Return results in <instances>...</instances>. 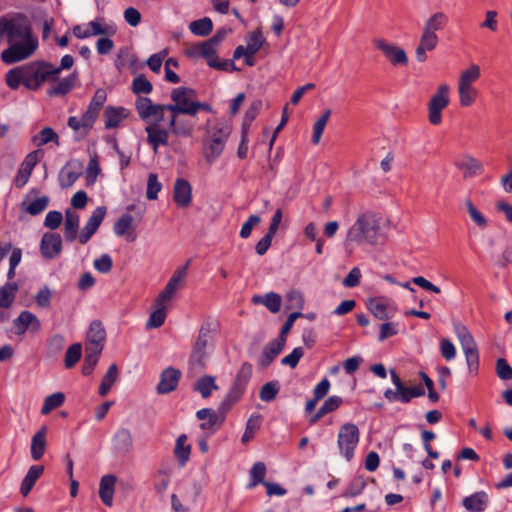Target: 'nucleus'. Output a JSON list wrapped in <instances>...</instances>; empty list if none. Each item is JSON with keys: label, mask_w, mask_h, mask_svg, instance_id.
Instances as JSON below:
<instances>
[{"label": "nucleus", "mask_w": 512, "mask_h": 512, "mask_svg": "<svg viewBox=\"0 0 512 512\" xmlns=\"http://www.w3.org/2000/svg\"><path fill=\"white\" fill-rule=\"evenodd\" d=\"M456 166L463 171L464 177H473L479 175L483 171V165L476 158L465 155L460 161L456 163Z\"/></svg>", "instance_id": "2f4dec72"}, {"label": "nucleus", "mask_w": 512, "mask_h": 512, "mask_svg": "<svg viewBox=\"0 0 512 512\" xmlns=\"http://www.w3.org/2000/svg\"><path fill=\"white\" fill-rule=\"evenodd\" d=\"M360 431L356 424L345 423L338 431L337 445L340 454L350 462L354 458L355 450L359 444Z\"/></svg>", "instance_id": "0eeeda50"}, {"label": "nucleus", "mask_w": 512, "mask_h": 512, "mask_svg": "<svg viewBox=\"0 0 512 512\" xmlns=\"http://www.w3.org/2000/svg\"><path fill=\"white\" fill-rule=\"evenodd\" d=\"M252 371L253 368L250 363L242 364L228 393L219 404L220 413H227L242 398L251 379Z\"/></svg>", "instance_id": "20e7f679"}, {"label": "nucleus", "mask_w": 512, "mask_h": 512, "mask_svg": "<svg viewBox=\"0 0 512 512\" xmlns=\"http://www.w3.org/2000/svg\"><path fill=\"white\" fill-rule=\"evenodd\" d=\"M226 414L227 413H220L219 410L218 412L214 411L205 422L200 424V428L202 430H214L215 426L220 427L225 421Z\"/></svg>", "instance_id": "0e129e2a"}, {"label": "nucleus", "mask_w": 512, "mask_h": 512, "mask_svg": "<svg viewBox=\"0 0 512 512\" xmlns=\"http://www.w3.org/2000/svg\"><path fill=\"white\" fill-rule=\"evenodd\" d=\"M114 233L119 237H125L127 241L133 242L136 234L133 228V217L129 213L122 214L113 227Z\"/></svg>", "instance_id": "aec40b11"}, {"label": "nucleus", "mask_w": 512, "mask_h": 512, "mask_svg": "<svg viewBox=\"0 0 512 512\" xmlns=\"http://www.w3.org/2000/svg\"><path fill=\"white\" fill-rule=\"evenodd\" d=\"M180 378V370L173 367L164 369L160 374V381L156 387L157 393L160 395H165L176 390Z\"/></svg>", "instance_id": "4468645a"}, {"label": "nucleus", "mask_w": 512, "mask_h": 512, "mask_svg": "<svg viewBox=\"0 0 512 512\" xmlns=\"http://www.w3.org/2000/svg\"><path fill=\"white\" fill-rule=\"evenodd\" d=\"M153 86L150 81L144 76L139 75L134 78L132 82V91L135 94H149L151 93Z\"/></svg>", "instance_id": "e2e57ef3"}, {"label": "nucleus", "mask_w": 512, "mask_h": 512, "mask_svg": "<svg viewBox=\"0 0 512 512\" xmlns=\"http://www.w3.org/2000/svg\"><path fill=\"white\" fill-rule=\"evenodd\" d=\"M374 46L380 50L392 65H407L408 57L405 50L395 44L387 42L385 39L376 38L373 40Z\"/></svg>", "instance_id": "9b49d317"}, {"label": "nucleus", "mask_w": 512, "mask_h": 512, "mask_svg": "<svg viewBox=\"0 0 512 512\" xmlns=\"http://www.w3.org/2000/svg\"><path fill=\"white\" fill-rule=\"evenodd\" d=\"M466 210L471 218V220L481 229H485L488 227V220L481 213V211L473 204L470 199H466L465 202Z\"/></svg>", "instance_id": "de8ad7c7"}, {"label": "nucleus", "mask_w": 512, "mask_h": 512, "mask_svg": "<svg viewBox=\"0 0 512 512\" xmlns=\"http://www.w3.org/2000/svg\"><path fill=\"white\" fill-rule=\"evenodd\" d=\"M65 400V395L62 392H56L45 398L44 404L41 408L43 415L49 414L52 410L60 407Z\"/></svg>", "instance_id": "603ef678"}, {"label": "nucleus", "mask_w": 512, "mask_h": 512, "mask_svg": "<svg viewBox=\"0 0 512 512\" xmlns=\"http://www.w3.org/2000/svg\"><path fill=\"white\" fill-rule=\"evenodd\" d=\"M246 42H247L246 47L248 48V54L255 55L260 50L262 45L264 44L265 38L263 37L261 30L256 29L255 31H253L252 33H250L247 36Z\"/></svg>", "instance_id": "3c124183"}, {"label": "nucleus", "mask_w": 512, "mask_h": 512, "mask_svg": "<svg viewBox=\"0 0 512 512\" xmlns=\"http://www.w3.org/2000/svg\"><path fill=\"white\" fill-rule=\"evenodd\" d=\"M167 301H160V298H156L153 304V312L150 314L147 322V329L159 328L165 322L167 317Z\"/></svg>", "instance_id": "412c9836"}, {"label": "nucleus", "mask_w": 512, "mask_h": 512, "mask_svg": "<svg viewBox=\"0 0 512 512\" xmlns=\"http://www.w3.org/2000/svg\"><path fill=\"white\" fill-rule=\"evenodd\" d=\"M77 78L78 75L74 72L63 79L58 80L48 89L47 94L51 97L64 96L68 94L74 88Z\"/></svg>", "instance_id": "bb28decb"}, {"label": "nucleus", "mask_w": 512, "mask_h": 512, "mask_svg": "<svg viewBox=\"0 0 512 512\" xmlns=\"http://www.w3.org/2000/svg\"><path fill=\"white\" fill-rule=\"evenodd\" d=\"M450 87L447 84H440L428 102V120L432 125H439L442 122V111L450 103Z\"/></svg>", "instance_id": "6e6552de"}, {"label": "nucleus", "mask_w": 512, "mask_h": 512, "mask_svg": "<svg viewBox=\"0 0 512 512\" xmlns=\"http://www.w3.org/2000/svg\"><path fill=\"white\" fill-rule=\"evenodd\" d=\"M116 476L112 474L104 475L99 484V497L104 505L111 507L113 504V495L115 490Z\"/></svg>", "instance_id": "b1692460"}, {"label": "nucleus", "mask_w": 512, "mask_h": 512, "mask_svg": "<svg viewBox=\"0 0 512 512\" xmlns=\"http://www.w3.org/2000/svg\"><path fill=\"white\" fill-rule=\"evenodd\" d=\"M215 331L209 325L201 326L198 337L195 341V352H203L206 349H212Z\"/></svg>", "instance_id": "473e14b6"}, {"label": "nucleus", "mask_w": 512, "mask_h": 512, "mask_svg": "<svg viewBox=\"0 0 512 512\" xmlns=\"http://www.w3.org/2000/svg\"><path fill=\"white\" fill-rule=\"evenodd\" d=\"M39 151L30 152L23 162L21 163L18 172L15 177V186L17 188H23L32 174V171L39 161Z\"/></svg>", "instance_id": "2eb2a0df"}, {"label": "nucleus", "mask_w": 512, "mask_h": 512, "mask_svg": "<svg viewBox=\"0 0 512 512\" xmlns=\"http://www.w3.org/2000/svg\"><path fill=\"white\" fill-rule=\"evenodd\" d=\"M254 304L264 305L270 312L277 313L281 308L282 298L275 292H269L265 295H254L252 297Z\"/></svg>", "instance_id": "f704fd0d"}, {"label": "nucleus", "mask_w": 512, "mask_h": 512, "mask_svg": "<svg viewBox=\"0 0 512 512\" xmlns=\"http://www.w3.org/2000/svg\"><path fill=\"white\" fill-rule=\"evenodd\" d=\"M458 95L460 105L469 107L476 101L478 91L472 84L458 82Z\"/></svg>", "instance_id": "58836bf2"}, {"label": "nucleus", "mask_w": 512, "mask_h": 512, "mask_svg": "<svg viewBox=\"0 0 512 512\" xmlns=\"http://www.w3.org/2000/svg\"><path fill=\"white\" fill-rule=\"evenodd\" d=\"M46 449V427H42L32 437L31 441V457L37 461L42 458Z\"/></svg>", "instance_id": "e433bc0d"}, {"label": "nucleus", "mask_w": 512, "mask_h": 512, "mask_svg": "<svg viewBox=\"0 0 512 512\" xmlns=\"http://www.w3.org/2000/svg\"><path fill=\"white\" fill-rule=\"evenodd\" d=\"M49 142H53L57 146L60 145L59 136L51 127H44L38 134L32 137V143L37 147L46 145Z\"/></svg>", "instance_id": "ea45409f"}, {"label": "nucleus", "mask_w": 512, "mask_h": 512, "mask_svg": "<svg viewBox=\"0 0 512 512\" xmlns=\"http://www.w3.org/2000/svg\"><path fill=\"white\" fill-rule=\"evenodd\" d=\"M93 266L100 273H108L112 269L113 261L110 255L102 254L101 257L94 260Z\"/></svg>", "instance_id": "774afa93"}, {"label": "nucleus", "mask_w": 512, "mask_h": 512, "mask_svg": "<svg viewBox=\"0 0 512 512\" xmlns=\"http://www.w3.org/2000/svg\"><path fill=\"white\" fill-rule=\"evenodd\" d=\"M366 483L362 478H355L343 492L342 496L345 498H351L359 495L365 488Z\"/></svg>", "instance_id": "69168bd1"}, {"label": "nucleus", "mask_w": 512, "mask_h": 512, "mask_svg": "<svg viewBox=\"0 0 512 512\" xmlns=\"http://www.w3.org/2000/svg\"><path fill=\"white\" fill-rule=\"evenodd\" d=\"M39 66H41L43 71H48L49 74L45 75V82L46 81H55L57 80L59 74L63 69H70L74 64V59L71 55H65L62 57L60 66L55 67L49 62L45 61H38Z\"/></svg>", "instance_id": "393cba45"}, {"label": "nucleus", "mask_w": 512, "mask_h": 512, "mask_svg": "<svg viewBox=\"0 0 512 512\" xmlns=\"http://www.w3.org/2000/svg\"><path fill=\"white\" fill-rule=\"evenodd\" d=\"M147 142L152 146L154 152H157L160 145L167 146L169 131L161 127L160 123H151L146 126Z\"/></svg>", "instance_id": "a211bd4d"}, {"label": "nucleus", "mask_w": 512, "mask_h": 512, "mask_svg": "<svg viewBox=\"0 0 512 512\" xmlns=\"http://www.w3.org/2000/svg\"><path fill=\"white\" fill-rule=\"evenodd\" d=\"M192 199V187L185 179L178 178L174 183L173 200L180 207L190 205Z\"/></svg>", "instance_id": "6ab92c4d"}, {"label": "nucleus", "mask_w": 512, "mask_h": 512, "mask_svg": "<svg viewBox=\"0 0 512 512\" xmlns=\"http://www.w3.org/2000/svg\"><path fill=\"white\" fill-rule=\"evenodd\" d=\"M79 176L80 173L65 166L59 173V184L62 188H69L77 181Z\"/></svg>", "instance_id": "13d9d810"}, {"label": "nucleus", "mask_w": 512, "mask_h": 512, "mask_svg": "<svg viewBox=\"0 0 512 512\" xmlns=\"http://www.w3.org/2000/svg\"><path fill=\"white\" fill-rule=\"evenodd\" d=\"M127 116L126 110L122 107L114 108L108 106L105 109V127L108 129L117 127Z\"/></svg>", "instance_id": "79ce46f5"}, {"label": "nucleus", "mask_w": 512, "mask_h": 512, "mask_svg": "<svg viewBox=\"0 0 512 512\" xmlns=\"http://www.w3.org/2000/svg\"><path fill=\"white\" fill-rule=\"evenodd\" d=\"M48 71H43L38 61L26 65L15 67L6 74L7 85L16 90L22 83L30 90H37L45 82V75Z\"/></svg>", "instance_id": "7ed1b4c3"}, {"label": "nucleus", "mask_w": 512, "mask_h": 512, "mask_svg": "<svg viewBox=\"0 0 512 512\" xmlns=\"http://www.w3.org/2000/svg\"><path fill=\"white\" fill-rule=\"evenodd\" d=\"M331 116V110L326 109L323 114L317 119L313 126V136H312V142L313 144H318L321 140L323 131L325 129V126Z\"/></svg>", "instance_id": "5fc2aeb1"}, {"label": "nucleus", "mask_w": 512, "mask_h": 512, "mask_svg": "<svg viewBox=\"0 0 512 512\" xmlns=\"http://www.w3.org/2000/svg\"><path fill=\"white\" fill-rule=\"evenodd\" d=\"M79 229V215L71 210L65 212L64 237L66 241L73 242L77 238Z\"/></svg>", "instance_id": "72a5a7b5"}, {"label": "nucleus", "mask_w": 512, "mask_h": 512, "mask_svg": "<svg viewBox=\"0 0 512 512\" xmlns=\"http://www.w3.org/2000/svg\"><path fill=\"white\" fill-rule=\"evenodd\" d=\"M139 117L144 122L160 123L164 119L167 104H154L148 97H138L135 103Z\"/></svg>", "instance_id": "1a4fd4ad"}, {"label": "nucleus", "mask_w": 512, "mask_h": 512, "mask_svg": "<svg viewBox=\"0 0 512 512\" xmlns=\"http://www.w3.org/2000/svg\"><path fill=\"white\" fill-rule=\"evenodd\" d=\"M304 306V298L301 292L297 290H291L286 295L285 308L287 310H298L301 312Z\"/></svg>", "instance_id": "4d7b16f0"}, {"label": "nucleus", "mask_w": 512, "mask_h": 512, "mask_svg": "<svg viewBox=\"0 0 512 512\" xmlns=\"http://www.w3.org/2000/svg\"><path fill=\"white\" fill-rule=\"evenodd\" d=\"M368 309L378 319L384 320L391 317L386 304L380 298L369 300Z\"/></svg>", "instance_id": "8fccbe9b"}, {"label": "nucleus", "mask_w": 512, "mask_h": 512, "mask_svg": "<svg viewBox=\"0 0 512 512\" xmlns=\"http://www.w3.org/2000/svg\"><path fill=\"white\" fill-rule=\"evenodd\" d=\"M37 194H38L37 189H31L29 194L26 195L24 201L21 204L22 209L32 216L38 215L41 212H43L47 208L49 201H50L48 196H41V197L34 199L33 201L27 203L30 196L37 195Z\"/></svg>", "instance_id": "4be33fe9"}, {"label": "nucleus", "mask_w": 512, "mask_h": 512, "mask_svg": "<svg viewBox=\"0 0 512 512\" xmlns=\"http://www.w3.org/2000/svg\"><path fill=\"white\" fill-rule=\"evenodd\" d=\"M113 446L117 451L120 452H129L133 445L132 435L129 429L121 428L119 429L113 439Z\"/></svg>", "instance_id": "c9c22d12"}, {"label": "nucleus", "mask_w": 512, "mask_h": 512, "mask_svg": "<svg viewBox=\"0 0 512 512\" xmlns=\"http://www.w3.org/2000/svg\"><path fill=\"white\" fill-rule=\"evenodd\" d=\"M171 100L173 103L167 104L166 110L169 112H180L185 115L195 116L196 92L189 87H178L171 91Z\"/></svg>", "instance_id": "423d86ee"}, {"label": "nucleus", "mask_w": 512, "mask_h": 512, "mask_svg": "<svg viewBox=\"0 0 512 512\" xmlns=\"http://www.w3.org/2000/svg\"><path fill=\"white\" fill-rule=\"evenodd\" d=\"M118 378V368L116 364H111L108 368L106 374L103 376L102 381L99 386V394L101 396H106L110 391L111 387L114 385Z\"/></svg>", "instance_id": "c03bdc74"}, {"label": "nucleus", "mask_w": 512, "mask_h": 512, "mask_svg": "<svg viewBox=\"0 0 512 512\" xmlns=\"http://www.w3.org/2000/svg\"><path fill=\"white\" fill-rule=\"evenodd\" d=\"M44 472V466L43 465H33L29 468L27 474L25 475L24 479L22 480L21 487H20V493L26 497L32 488L34 487L36 481L42 476Z\"/></svg>", "instance_id": "7c9ffc66"}, {"label": "nucleus", "mask_w": 512, "mask_h": 512, "mask_svg": "<svg viewBox=\"0 0 512 512\" xmlns=\"http://www.w3.org/2000/svg\"><path fill=\"white\" fill-rule=\"evenodd\" d=\"M189 28L194 35L207 36L212 32L213 23L210 18L204 17L191 22Z\"/></svg>", "instance_id": "09e8293b"}, {"label": "nucleus", "mask_w": 512, "mask_h": 512, "mask_svg": "<svg viewBox=\"0 0 512 512\" xmlns=\"http://www.w3.org/2000/svg\"><path fill=\"white\" fill-rule=\"evenodd\" d=\"M262 101L257 99V100H254L249 108L247 109L246 113H245V116H244V120H243V124H242V127H245L246 128V131H248L252 121L257 117V115L259 114L261 108H262Z\"/></svg>", "instance_id": "680f3d73"}, {"label": "nucleus", "mask_w": 512, "mask_h": 512, "mask_svg": "<svg viewBox=\"0 0 512 512\" xmlns=\"http://www.w3.org/2000/svg\"><path fill=\"white\" fill-rule=\"evenodd\" d=\"M17 291L18 285L15 282H9L2 286L0 288V307H10L15 299Z\"/></svg>", "instance_id": "a18cd8bd"}, {"label": "nucleus", "mask_w": 512, "mask_h": 512, "mask_svg": "<svg viewBox=\"0 0 512 512\" xmlns=\"http://www.w3.org/2000/svg\"><path fill=\"white\" fill-rule=\"evenodd\" d=\"M190 262L191 260H188L184 266L174 271L165 288L157 296L160 301L170 302L176 291L185 286Z\"/></svg>", "instance_id": "9d476101"}, {"label": "nucleus", "mask_w": 512, "mask_h": 512, "mask_svg": "<svg viewBox=\"0 0 512 512\" xmlns=\"http://www.w3.org/2000/svg\"><path fill=\"white\" fill-rule=\"evenodd\" d=\"M3 38L9 44L0 56L6 64L25 60L38 48V39L33 33L32 24L24 13H11L0 17V39Z\"/></svg>", "instance_id": "f257e3e1"}, {"label": "nucleus", "mask_w": 512, "mask_h": 512, "mask_svg": "<svg viewBox=\"0 0 512 512\" xmlns=\"http://www.w3.org/2000/svg\"><path fill=\"white\" fill-rule=\"evenodd\" d=\"M302 316L300 311L291 313L281 328L280 335L271 341L264 352H281L285 346L286 336L291 330L295 320Z\"/></svg>", "instance_id": "f3484780"}, {"label": "nucleus", "mask_w": 512, "mask_h": 512, "mask_svg": "<svg viewBox=\"0 0 512 512\" xmlns=\"http://www.w3.org/2000/svg\"><path fill=\"white\" fill-rule=\"evenodd\" d=\"M496 373L502 380H512V367L506 359L499 358L496 362Z\"/></svg>", "instance_id": "338daca9"}, {"label": "nucleus", "mask_w": 512, "mask_h": 512, "mask_svg": "<svg viewBox=\"0 0 512 512\" xmlns=\"http://www.w3.org/2000/svg\"><path fill=\"white\" fill-rule=\"evenodd\" d=\"M106 340V332L100 321H93L86 336V352H102Z\"/></svg>", "instance_id": "f8f14e48"}, {"label": "nucleus", "mask_w": 512, "mask_h": 512, "mask_svg": "<svg viewBox=\"0 0 512 512\" xmlns=\"http://www.w3.org/2000/svg\"><path fill=\"white\" fill-rule=\"evenodd\" d=\"M230 133L231 126L226 123L213 126L204 143V157L207 162H214L222 154Z\"/></svg>", "instance_id": "39448f33"}, {"label": "nucleus", "mask_w": 512, "mask_h": 512, "mask_svg": "<svg viewBox=\"0 0 512 512\" xmlns=\"http://www.w3.org/2000/svg\"><path fill=\"white\" fill-rule=\"evenodd\" d=\"M216 45H214L210 39L200 42L192 47V53L207 60L215 57Z\"/></svg>", "instance_id": "864d4df0"}, {"label": "nucleus", "mask_w": 512, "mask_h": 512, "mask_svg": "<svg viewBox=\"0 0 512 512\" xmlns=\"http://www.w3.org/2000/svg\"><path fill=\"white\" fill-rule=\"evenodd\" d=\"M14 325L20 333L26 330L38 331L40 328L38 318L29 311L21 312V314L14 320Z\"/></svg>", "instance_id": "c756f323"}, {"label": "nucleus", "mask_w": 512, "mask_h": 512, "mask_svg": "<svg viewBox=\"0 0 512 512\" xmlns=\"http://www.w3.org/2000/svg\"><path fill=\"white\" fill-rule=\"evenodd\" d=\"M489 502L488 494L485 491H478L463 499L462 504L469 512H483Z\"/></svg>", "instance_id": "5701e85b"}, {"label": "nucleus", "mask_w": 512, "mask_h": 512, "mask_svg": "<svg viewBox=\"0 0 512 512\" xmlns=\"http://www.w3.org/2000/svg\"><path fill=\"white\" fill-rule=\"evenodd\" d=\"M41 254L45 259H54L62 251V240L57 233H45L40 243Z\"/></svg>", "instance_id": "dca6fc26"}, {"label": "nucleus", "mask_w": 512, "mask_h": 512, "mask_svg": "<svg viewBox=\"0 0 512 512\" xmlns=\"http://www.w3.org/2000/svg\"><path fill=\"white\" fill-rule=\"evenodd\" d=\"M162 184L158 181L157 174L150 173L147 181L146 197L149 200H156L161 191Z\"/></svg>", "instance_id": "052dcab7"}, {"label": "nucleus", "mask_w": 512, "mask_h": 512, "mask_svg": "<svg viewBox=\"0 0 512 512\" xmlns=\"http://www.w3.org/2000/svg\"><path fill=\"white\" fill-rule=\"evenodd\" d=\"M193 389L206 399L211 396L214 390H218L219 387L215 382V377L204 375L195 382Z\"/></svg>", "instance_id": "4c0bfd02"}, {"label": "nucleus", "mask_w": 512, "mask_h": 512, "mask_svg": "<svg viewBox=\"0 0 512 512\" xmlns=\"http://www.w3.org/2000/svg\"><path fill=\"white\" fill-rule=\"evenodd\" d=\"M454 332L463 352H477L476 342L466 326L457 323L454 325Z\"/></svg>", "instance_id": "c85d7f7f"}, {"label": "nucleus", "mask_w": 512, "mask_h": 512, "mask_svg": "<svg viewBox=\"0 0 512 512\" xmlns=\"http://www.w3.org/2000/svg\"><path fill=\"white\" fill-rule=\"evenodd\" d=\"M261 426V415L253 414L250 416L246 423L245 431L242 435L241 442L243 444L248 443L254 438L255 433L260 429Z\"/></svg>", "instance_id": "49530a36"}, {"label": "nucleus", "mask_w": 512, "mask_h": 512, "mask_svg": "<svg viewBox=\"0 0 512 512\" xmlns=\"http://www.w3.org/2000/svg\"><path fill=\"white\" fill-rule=\"evenodd\" d=\"M480 74V67L477 64H471L461 72L458 82L473 85L479 79Z\"/></svg>", "instance_id": "bf43d9fd"}, {"label": "nucleus", "mask_w": 512, "mask_h": 512, "mask_svg": "<svg viewBox=\"0 0 512 512\" xmlns=\"http://www.w3.org/2000/svg\"><path fill=\"white\" fill-rule=\"evenodd\" d=\"M186 442L187 436L185 434L180 435L176 440L174 454L180 466H184L190 457L191 446Z\"/></svg>", "instance_id": "a19ab883"}, {"label": "nucleus", "mask_w": 512, "mask_h": 512, "mask_svg": "<svg viewBox=\"0 0 512 512\" xmlns=\"http://www.w3.org/2000/svg\"><path fill=\"white\" fill-rule=\"evenodd\" d=\"M106 211V207L104 206L97 207L93 211L92 215L88 219L78 237V240L81 244H86L96 233L106 215Z\"/></svg>", "instance_id": "ddd939ff"}, {"label": "nucleus", "mask_w": 512, "mask_h": 512, "mask_svg": "<svg viewBox=\"0 0 512 512\" xmlns=\"http://www.w3.org/2000/svg\"><path fill=\"white\" fill-rule=\"evenodd\" d=\"M266 471V465L263 462L259 461L254 463L249 472L250 481L247 485V488L252 489L259 484L263 485V482H266Z\"/></svg>", "instance_id": "37998d69"}, {"label": "nucleus", "mask_w": 512, "mask_h": 512, "mask_svg": "<svg viewBox=\"0 0 512 512\" xmlns=\"http://www.w3.org/2000/svg\"><path fill=\"white\" fill-rule=\"evenodd\" d=\"M279 389L278 381L267 382L261 387L259 397L264 402H271L276 398Z\"/></svg>", "instance_id": "6e6d98bb"}, {"label": "nucleus", "mask_w": 512, "mask_h": 512, "mask_svg": "<svg viewBox=\"0 0 512 512\" xmlns=\"http://www.w3.org/2000/svg\"><path fill=\"white\" fill-rule=\"evenodd\" d=\"M438 36H432L424 32L421 33L420 41L415 50V56L418 62L423 63L427 59V52L433 51L438 44Z\"/></svg>", "instance_id": "a878e982"}, {"label": "nucleus", "mask_w": 512, "mask_h": 512, "mask_svg": "<svg viewBox=\"0 0 512 512\" xmlns=\"http://www.w3.org/2000/svg\"><path fill=\"white\" fill-rule=\"evenodd\" d=\"M381 223L382 218L374 212L359 213L346 232L345 245L347 247L383 245L387 236Z\"/></svg>", "instance_id": "f03ea898"}, {"label": "nucleus", "mask_w": 512, "mask_h": 512, "mask_svg": "<svg viewBox=\"0 0 512 512\" xmlns=\"http://www.w3.org/2000/svg\"><path fill=\"white\" fill-rule=\"evenodd\" d=\"M447 23V15L443 12H436L425 21L422 32L432 36H437L436 32L444 29Z\"/></svg>", "instance_id": "cd10ccee"}]
</instances>
